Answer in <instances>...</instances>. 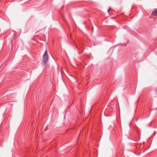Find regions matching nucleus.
I'll list each match as a JSON object with an SVG mask.
<instances>
[{
	"instance_id": "nucleus-1",
	"label": "nucleus",
	"mask_w": 157,
	"mask_h": 157,
	"mask_svg": "<svg viewBox=\"0 0 157 157\" xmlns=\"http://www.w3.org/2000/svg\"><path fill=\"white\" fill-rule=\"evenodd\" d=\"M48 59V57L47 53V50H46L43 56L42 62L44 65H45L47 63Z\"/></svg>"
},
{
	"instance_id": "nucleus-2",
	"label": "nucleus",
	"mask_w": 157,
	"mask_h": 157,
	"mask_svg": "<svg viewBox=\"0 0 157 157\" xmlns=\"http://www.w3.org/2000/svg\"><path fill=\"white\" fill-rule=\"evenodd\" d=\"M152 15L157 16V9H155V10L152 12Z\"/></svg>"
},
{
	"instance_id": "nucleus-3",
	"label": "nucleus",
	"mask_w": 157,
	"mask_h": 157,
	"mask_svg": "<svg viewBox=\"0 0 157 157\" xmlns=\"http://www.w3.org/2000/svg\"><path fill=\"white\" fill-rule=\"evenodd\" d=\"M110 11V10L109 9L108 10V12H109V11Z\"/></svg>"
},
{
	"instance_id": "nucleus-4",
	"label": "nucleus",
	"mask_w": 157,
	"mask_h": 157,
	"mask_svg": "<svg viewBox=\"0 0 157 157\" xmlns=\"http://www.w3.org/2000/svg\"><path fill=\"white\" fill-rule=\"evenodd\" d=\"M76 48L77 49L78 48V47H77V46H76Z\"/></svg>"
}]
</instances>
